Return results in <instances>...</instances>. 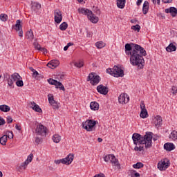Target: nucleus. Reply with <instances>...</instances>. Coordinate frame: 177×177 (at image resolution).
<instances>
[{
    "label": "nucleus",
    "mask_w": 177,
    "mask_h": 177,
    "mask_svg": "<svg viewBox=\"0 0 177 177\" xmlns=\"http://www.w3.org/2000/svg\"><path fill=\"white\" fill-rule=\"evenodd\" d=\"M26 38L30 41H32L34 39V33L31 29L26 32Z\"/></svg>",
    "instance_id": "nucleus-29"
},
{
    "label": "nucleus",
    "mask_w": 177,
    "mask_h": 177,
    "mask_svg": "<svg viewBox=\"0 0 177 177\" xmlns=\"http://www.w3.org/2000/svg\"><path fill=\"white\" fill-rule=\"evenodd\" d=\"M33 157H34V155L32 153H30L28 156L26 160L21 164V165L19 166V168L21 169H26V168H27V165H28V164H30V162L32 161Z\"/></svg>",
    "instance_id": "nucleus-14"
},
{
    "label": "nucleus",
    "mask_w": 177,
    "mask_h": 177,
    "mask_svg": "<svg viewBox=\"0 0 177 177\" xmlns=\"http://www.w3.org/2000/svg\"><path fill=\"white\" fill-rule=\"evenodd\" d=\"M6 142H8V136L3 135L0 138V143L2 146H6Z\"/></svg>",
    "instance_id": "nucleus-31"
},
{
    "label": "nucleus",
    "mask_w": 177,
    "mask_h": 177,
    "mask_svg": "<svg viewBox=\"0 0 177 177\" xmlns=\"http://www.w3.org/2000/svg\"><path fill=\"white\" fill-rule=\"evenodd\" d=\"M77 1L79 2V3H82V5H84V3H85V1H84V0H77Z\"/></svg>",
    "instance_id": "nucleus-64"
},
{
    "label": "nucleus",
    "mask_w": 177,
    "mask_h": 177,
    "mask_svg": "<svg viewBox=\"0 0 177 177\" xmlns=\"http://www.w3.org/2000/svg\"><path fill=\"white\" fill-rule=\"evenodd\" d=\"M130 176L134 177L135 176V170H131L130 171Z\"/></svg>",
    "instance_id": "nucleus-56"
},
{
    "label": "nucleus",
    "mask_w": 177,
    "mask_h": 177,
    "mask_svg": "<svg viewBox=\"0 0 177 177\" xmlns=\"http://www.w3.org/2000/svg\"><path fill=\"white\" fill-rule=\"evenodd\" d=\"M0 19L1 21H6V20H8V15L6 14H1Z\"/></svg>",
    "instance_id": "nucleus-44"
},
{
    "label": "nucleus",
    "mask_w": 177,
    "mask_h": 177,
    "mask_svg": "<svg viewBox=\"0 0 177 177\" xmlns=\"http://www.w3.org/2000/svg\"><path fill=\"white\" fill-rule=\"evenodd\" d=\"M93 177H106V176H104V174L100 173V174H96V175L94 176Z\"/></svg>",
    "instance_id": "nucleus-55"
},
{
    "label": "nucleus",
    "mask_w": 177,
    "mask_h": 177,
    "mask_svg": "<svg viewBox=\"0 0 177 177\" xmlns=\"http://www.w3.org/2000/svg\"><path fill=\"white\" fill-rule=\"evenodd\" d=\"M165 12V13H170L172 17H176L177 15V8L175 7H170L169 8H166Z\"/></svg>",
    "instance_id": "nucleus-19"
},
{
    "label": "nucleus",
    "mask_w": 177,
    "mask_h": 177,
    "mask_svg": "<svg viewBox=\"0 0 177 177\" xmlns=\"http://www.w3.org/2000/svg\"><path fill=\"white\" fill-rule=\"evenodd\" d=\"M39 50H40V52H43V53H46V52H47L46 48H42V47H41Z\"/></svg>",
    "instance_id": "nucleus-57"
},
{
    "label": "nucleus",
    "mask_w": 177,
    "mask_h": 177,
    "mask_svg": "<svg viewBox=\"0 0 177 177\" xmlns=\"http://www.w3.org/2000/svg\"><path fill=\"white\" fill-rule=\"evenodd\" d=\"M140 109L141 110H146V105L145 104V102L142 101L140 103Z\"/></svg>",
    "instance_id": "nucleus-51"
},
{
    "label": "nucleus",
    "mask_w": 177,
    "mask_h": 177,
    "mask_svg": "<svg viewBox=\"0 0 177 177\" xmlns=\"http://www.w3.org/2000/svg\"><path fill=\"white\" fill-rule=\"evenodd\" d=\"M0 110L3 111V113H8V111H10V106L6 104L0 105Z\"/></svg>",
    "instance_id": "nucleus-28"
},
{
    "label": "nucleus",
    "mask_w": 177,
    "mask_h": 177,
    "mask_svg": "<svg viewBox=\"0 0 177 177\" xmlns=\"http://www.w3.org/2000/svg\"><path fill=\"white\" fill-rule=\"evenodd\" d=\"M114 154H109L104 157V161L105 162H109V161H111V158H113V156Z\"/></svg>",
    "instance_id": "nucleus-40"
},
{
    "label": "nucleus",
    "mask_w": 177,
    "mask_h": 177,
    "mask_svg": "<svg viewBox=\"0 0 177 177\" xmlns=\"http://www.w3.org/2000/svg\"><path fill=\"white\" fill-rule=\"evenodd\" d=\"M35 131L37 135H41V136H46V127H45L44 125H38Z\"/></svg>",
    "instance_id": "nucleus-12"
},
{
    "label": "nucleus",
    "mask_w": 177,
    "mask_h": 177,
    "mask_svg": "<svg viewBox=\"0 0 177 177\" xmlns=\"http://www.w3.org/2000/svg\"><path fill=\"white\" fill-rule=\"evenodd\" d=\"M60 64V62L57 59H53L47 64V66L50 68H56Z\"/></svg>",
    "instance_id": "nucleus-18"
},
{
    "label": "nucleus",
    "mask_w": 177,
    "mask_h": 177,
    "mask_svg": "<svg viewBox=\"0 0 177 177\" xmlns=\"http://www.w3.org/2000/svg\"><path fill=\"white\" fill-rule=\"evenodd\" d=\"M78 12L82 15H85V16H87L88 20H90L91 23L96 24V23L99 21V17H96L95 14H93V12H92V11L88 8H79Z\"/></svg>",
    "instance_id": "nucleus-3"
},
{
    "label": "nucleus",
    "mask_w": 177,
    "mask_h": 177,
    "mask_svg": "<svg viewBox=\"0 0 177 177\" xmlns=\"http://www.w3.org/2000/svg\"><path fill=\"white\" fill-rule=\"evenodd\" d=\"M32 10H39V9H41V4L39 3H33L32 4Z\"/></svg>",
    "instance_id": "nucleus-36"
},
{
    "label": "nucleus",
    "mask_w": 177,
    "mask_h": 177,
    "mask_svg": "<svg viewBox=\"0 0 177 177\" xmlns=\"http://www.w3.org/2000/svg\"><path fill=\"white\" fill-rule=\"evenodd\" d=\"M171 165V162H169V160L168 159H164L161 160L158 163V169L159 171H165L168 167Z\"/></svg>",
    "instance_id": "nucleus-7"
},
{
    "label": "nucleus",
    "mask_w": 177,
    "mask_h": 177,
    "mask_svg": "<svg viewBox=\"0 0 177 177\" xmlns=\"http://www.w3.org/2000/svg\"><path fill=\"white\" fill-rule=\"evenodd\" d=\"M15 129H17V131H21V127L17 124L15 125Z\"/></svg>",
    "instance_id": "nucleus-61"
},
{
    "label": "nucleus",
    "mask_w": 177,
    "mask_h": 177,
    "mask_svg": "<svg viewBox=\"0 0 177 177\" xmlns=\"http://www.w3.org/2000/svg\"><path fill=\"white\" fill-rule=\"evenodd\" d=\"M74 161V154L69 153L65 158L60 160H55L56 164H65V165H70Z\"/></svg>",
    "instance_id": "nucleus-5"
},
{
    "label": "nucleus",
    "mask_w": 177,
    "mask_h": 177,
    "mask_svg": "<svg viewBox=\"0 0 177 177\" xmlns=\"http://www.w3.org/2000/svg\"><path fill=\"white\" fill-rule=\"evenodd\" d=\"M133 168H135L136 169H140V168H143V163L138 162L133 165Z\"/></svg>",
    "instance_id": "nucleus-39"
},
{
    "label": "nucleus",
    "mask_w": 177,
    "mask_h": 177,
    "mask_svg": "<svg viewBox=\"0 0 177 177\" xmlns=\"http://www.w3.org/2000/svg\"><path fill=\"white\" fill-rule=\"evenodd\" d=\"M96 124H97V121L88 120L82 123V127L84 129H86V131L91 132L94 131Z\"/></svg>",
    "instance_id": "nucleus-6"
},
{
    "label": "nucleus",
    "mask_w": 177,
    "mask_h": 177,
    "mask_svg": "<svg viewBox=\"0 0 177 177\" xmlns=\"http://www.w3.org/2000/svg\"><path fill=\"white\" fill-rule=\"evenodd\" d=\"M153 122L157 128H160L162 125V118L160 115H156L153 119Z\"/></svg>",
    "instance_id": "nucleus-22"
},
{
    "label": "nucleus",
    "mask_w": 177,
    "mask_h": 177,
    "mask_svg": "<svg viewBox=\"0 0 177 177\" xmlns=\"http://www.w3.org/2000/svg\"><path fill=\"white\" fill-rule=\"evenodd\" d=\"M37 39H35V42L33 43V46H34V48L35 49H37V50H40L41 49V45L39 44H38V42H37Z\"/></svg>",
    "instance_id": "nucleus-41"
},
{
    "label": "nucleus",
    "mask_w": 177,
    "mask_h": 177,
    "mask_svg": "<svg viewBox=\"0 0 177 177\" xmlns=\"http://www.w3.org/2000/svg\"><path fill=\"white\" fill-rule=\"evenodd\" d=\"M135 45L133 43H131V44H126L124 46V52L126 53V55H127V56H130L132 55V50H133V48H132L133 46V48H135Z\"/></svg>",
    "instance_id": "nucleus-13"
},
{
    "label": "nucleus",
    "mask_w": 177,
    "mask_h": 177,
    "mask_svg": "<svg viewBox=\"0 0 177 177\" xmlns=\"http://www.w3.org/2000/svg\"><path fill=\"white\" fill-rule=\"evenodd\" d=\"M5 119L0 116V127L1 125H5Z\"/></svg>",
    "instance_id": "nucleus-53"
},
{
    "label": "nucleus",
    "mask_w": 177,
    "mask_h": 177,
    "mask_svg": "<svg viewBox=\"0 0 177 177\" xmlns=\"http://www.w3.org/2000/svg\"><path fill=\"white\" fill-rule=\"evenodd\" d=\"M12 122H13V119H12V118L10 116H8L7 118V123L12 124Z\"/></svg>",
    "instance_id": "nucleus-54"
},
{
    "label": "nucleus",
    "mask_w": 177,
    "mask_h": 177,
    "mask_svg": "<svg viewBox=\"0 0 177 177\" xmlns=\"http://www.w3.org/2000/svg\"><path fill=\"white\" fill-rule=\"evenodd\" d=\"M95 46L97 48V49H102V48H104L106 46V43L100 41L95 43Z\"/></svg>",
    "instance_id": "nucleus-35"
},
{
    "label": "nucleus",
    "mask_w": 177,
    "mask_h": 177,
    "mask_svg": "<svg viewBox=\"0 0 177 177\" xmlns=\"http://www.w3.org/2000/svg\"><path fill=\"white\" fill-rule=\"evenodd\" d=\"M90 108L94 111L99 110V103L96 102H91L90 104Z\"/></svg>",
    "instance_id": "nucleus-27"
},
{
    "label": "nucleus",
    "mask_w": 177,
    "mask_h": 177,
    "mask_svg": "<svg viewBox=\"0 0 177 177\" xmlns=\"http://www.w3.org/2000/svg\"><path fill=\"white\" fill-rule=\"evenodd\" d=\"M11 78L13 80L14 82L19 81V80H22L21 76L17 73H15L11 75Z\"/></svg>",
    "instance_id": "nucleus-32"
},
{
    "label": "nucleus",
    "mask_w": 177,
    "mask_h": 177,
    "mask_svg": "<svg viewBox=\"0 0 177 177\" xmlns=\"http://www.w3.org/2000/svg\"><path fill=\"white\" fill-rule=\"evenodd\" d=\"M147 53L143 47L139 44H135L132 53L130 55V63L132 66H137L138 70H142L145 67V58Z\"/></svg>",
    "instance_id": "nucleus-1"
},
{
    "label": "nucleus",
    "mask_w": 177,
    "mask_h": 177,
    "mask_svg": "<svg viewBox=\"0 0 177 177\" xmlns=\"http://www.w3.org/2000/svg\"><path fill=\"white\" fill-rule=\"evenodd\" d=\"M100 76L95 75V73H90L88 76L87 81H91V85H97L100 82Z\"/></svg>",
    "instance_id": "nucleus-8"
},
{
    "label": "nucleus",
    "mask_w": 177,
    "mask_h": 177,
    "mask_svg": "<svg viewBox=\"0 0 177 177\" xmlns=\"http://www.w3.org/2000/svg\"><path fill=\"white\" fill-rule=\"evenodd\" d=\"M21 21L20 19H17L15 24V30L16 31H19V37H23V30L21 29V24H20Z\"/></svg>",
    "instance_id": "nucleus-20"
},
{
    "label": "nucleus",
    "mask_w": 177,
    "mask_h": 177,
    "mask_svg": "<svg viewBox=\"0 0 177 177\" xmlns=\"http://www.w3.org/2000/svg\"><path fill=\"white\" fill-rule=\"evenodd\" d=\"M167 52H175L176 51V46L174 44L171 43L167 48Z\"/></svg>",
    "instance_id": "nucleus-30"
},
{
    "label": "nucleus",
    "mask_w": 177,
    "mask_h": 177,
    "mask_svg": "<svg viewBox=\"0 0 177 177\" xmlns=\"http://www.w3.org/2000/svg\"><path fill=\"white\" fill-rule=\"evenodd\" d=\"M16 85H17V86L21 87V86H24V83L23 82V80H18L16 82Z\"/></svg>",
    "instance_id": "nucleus-47"
},
{
    "label": "nucleus",
    "mask_w": 177,
    "mask_h": 177,
    "mask_svg": "<svg viewBox=\"0 0 177 177\" xmlns=\"http://www.w3.org/2000/svg\"><path fill=\"white\" fill-rule=\"evenodd\" d=\"M106 73L113 75V77H116V78H118V77H124V70L118 66H114L112 69L107 68Z\"/></svg>",
    "instance_id": "nucleus-4"
},
{
    "label": "nucleus",
    "mask_w": 177,
    "mask_h": 177,
    "mask_svg": "<svg viewBox=\"0 0 177 177\" xmlns=\"http://www.w3.org/2000/svg\"><path fill=\"white\" fill-rule=\"evenodd\" d=\"M74 65L75 67H77V68H81V67H84V62L80 61L78 62H75Z\"/></svg>",
    "instance_id": "nucleus-42"
},
{
    "label": "nucleus",
    "mask_w": 177,
    "mask_h": 177,
    "mask_svg": "<svg viewBox=\"0 0 177 177\" xmlns=\"http://www.w3.org/2000/svg\"><path fill=\"white\" fill-rule=\"evenodd\" d=\"M127 0H117V6L119 9H124Z\"/></svg>",
    "instance_id": "nucleus-26"
},
{
    "label": "nucleus",
    "mask_w": 177,
    "mask_h": 177,
    "mask_svg": "<svg viewBox=\"0 0 177 177\" xmlns=\"http://www.w3.org/2000/svg\"><path fill=\"white\" fill-rule=\"evenodd\" d=\"M48 84H50V85H55V88H58L59 89H60V91H66V88H64V86L63 85V84H62V82H58L57 80L50 78L48 80Z\"/></svg>",
    "instance_id": "nucleus-10"
},
{
    "label": "nucleus",
    "mask_w": 177,
    "mask_h": 177,
    "mask_svg": "<svg viewBox=\"0 0 177 177\" xmlns=\"http://www.w3.org/2000/svg\"><path fill=\"white\" fill-rule=\"evenodd\" d=\"M54 15H55V23H57V24H60L63 19V15H62V11H60V10H59V9L55 10Z\"/></svg>",
    "instance_id": "nucleus-11"
},
{
    "label": "nucleus",
    "mask_w": 177,
    "mask_h": 177,
    "mask_svg": "<svg viewBox=\"0 0 177 177\" xmlns=\"http://www.w3.org/2000/svg\"><path fill=\"white\" fill-rule=\"evenodd\" d=\"M160 0H152L153 3H154V5H156V3H158V5H160Z\"/></svg>",
    "instance_id": "nucleus-60"
},
{
    "label": "nucleus",
    "mask_w": 177,
    "mask_h": 177,
    "mask_svg": "<svg viewBox=\"0 0 177 177\" xmlns=\"http://www.w3.org/2000/svg\"><path fill=\"white\" fill-rule=\"evenodd\" d=\"M134 177H140V174L136 172V170H135Z\"/></svg>",
    "instance_id": "nucleus-62"
},
{
    "label": "nucleus",
    "mask_w": 177,
    "mask_h": 177,
    "mask_svg": "<svg viewBox=\"0 0 177 177\" xmlns=\"http://www.w3.org/2000/svg\"><path fill=\"white\" fill-rule=\"evenodd\" d=\"M97 91L101 95H107L109 93V88L103 86V84L97 86Z\"/></svg>",
    "instance_id": "nucleus-16"
},
{
    "label": "nucleus",
    "mask_w": 177,
    "mask_h": 177,
    "mask_svg": "<svg viewBox=\"0 0 177 177\" xmlns=\"http://www.w3.org/2000/svg\"><path fill=\"white\" fill-rule=\"evenodd\" d=\"M149 1H145L143 3V6H142L143 15H147V12H149Z\"/></svg>",
    "instance_id": "nucleus-24"
},
{
    "label": "nucleus",
    "mask_w": 177,
    "mask_h": 177,
    "mask_svg": "<svg viewBox=\"0 0 177 177\" xmlns=\"http://www.w3.org/2000/svg\"><path fill=\"white\" fill-rule=\"evenodd\" d=\"M4 79L6 80L9 86H12L13 85V82H15L12 78H10V75L6 73L4 75Z\"/></svg>",
    "instance_id": "nucleus-25"
},
{
    "label": "nucleus",
    "mask_w": 177,
    "mask_h": 177,
    "mask_svg": "<svg viewBox=\"0 0 177 177\" xmlns=\"http://www.w3.org/2000/svg\"><path fill=\"white\" fill-rule=\"evenodd\" d=\"M140 117L141 118H147L149 117V113H147V109H142L140 111Z\"/></svg>",
    "instance_id": "nucleus-33"
},
{
    "label": "nucleus",
    "mask_w": 177,
    "mask_h": 177,
    "mask_svg": "<svg viewBox=\"0 0 177 177\" xmlns=\"http://www.w3.org/2000/svg\"><path fill=\"white\" fill-rule=\"evenodd\" d=\"M142 0H138L136 2V5L137 6H140V5L142 4Z\"/></svg>",
    "instance_id": "nucleus-59"
},
{
    "label": "nucleus",
    "mask_w": 177,
    "mask_h": 177,
    "mask_svg": "<svg viewBox=\"0 0 177 177\" xmlns=\"http://www.w3.org/2000/svg\"><path fill=\"white\" fill-rule=\"evenodd\" d=\"M131 30H133V31H137V32H139V31H140V26L139 24H136V26H132Z\"/></svg>",
    "instance_id": "nucleus-43"
},
{
    "label": "nucleus",
    "mask_w": 177,
    "mask_h": 177,
    "mask_svg": "<svg viewBox=\"0 0 177 177\" xmlns=\"http://www.w3.org/2000/svg\"><path fill=\"white\" fill-rule=\"evenodd\" d=\"M35 142L37 145H39V143H42V138H39V137H36Z\"/></svg>",
    "instance_id": "nucleus-48"
},
{
    "label": "nucleus",
    "mask_w": 177,
    "mask_h": 177,
    "mask_svg": "<svg viewBox=\"0 0 177 177\" xmlns=\"http://www.w3.org/2000/svg\"><path fill=\"white\" fill-rule=\"evenodd\" d=\"M48 102L50 106H52L53 109L54 110H59V107H60V103L55 100V98L53 97V95L48 94Z\"/></svg>",
    "instance_id": "nucleus-9"
},
{
    "label": "nucleus",
    "mask_w": 177,
    "mask_h": 177,
    "mask_svg": "<svg viewBox=\"0 0 177 177\" xmlns=\"http://www.w3.org/2000/svg\"><path fill=\"white\" fill-rule=\"evenodd\" d=\"M118 101L121 104H125L129 102V97H128V95L125 93H122L118 97Z\"/></svg>",
    "instance_id": "nucleus-15"
},
{
    "label": "nucleus",
    "mask_w": 177,
    "mask_h": 177,
    "mask_svg": "<svg viewBox=\"0 0 177 177\" xmlns=\"http://www.w3.org/2000/svg\"><path fill=\"white\" fill-rule=\"evenodd\" d=\"M131 23H133V24H136L138 23V21L136 19H133L131 20Z\"/></svg>",
    "instance_id": "nucleus-63"
},
{
    "label": "nucleus",
    "mask_w": 177,
    "mask_h": 177,
    "mask_svg": "<svg viewBox=\"0 0 177 177\" xmlns=\"http://www.w3.org/2000/svg\"><path fill=\"white\" fill-rule=\"evenodd\" d=\"M164 149L167 151H172V150H175V145L171 142H167L164 145Z\"/></svg>",
    "instance_id": "nucleus-23"
},
{
    "label": "nucleus",
    "mask_w": 177,
    "mask_h": 177,
    "mask_svg": "<svg viewBox=\"0 0 177 177\" xmlns=\"http://www.w3.org/2000/svg\"><path fill=\"white\" fill-rule=\"evenodd\" d=\"M145 147L143 145H140L139 147L136 146L134 148V150H136V151H143Z\"/></svg>",
    "instance_id": "nucleus-45"
},
{
    "label": "nucleus",
    "mask_w": 177,
    "mask_h": 177,
    "mask_svg": "<svg viewBox=\"0 0 177 177\" xmlns=\"http://www.w3.org/2000/svg\"><path fill=\"white\" fill-rule=\"evenodd\" d=\"M132 139L134 145H145V149H150L151 143H153V133L147 132L146 135L142 136L138 133H134L132 136Z\"/></svg>",
    "instance_id": "nucleus-2"
},
{
    "label": "nucleus",
    "mask_w": 177,
    "mask_h": 177,
    "mask_svg": "<svg viewBox=\"0 0 177 177\" xmlns=\"http://www.w3.org/2000/svg\"><path fill=\"white\" fill-rule=\"evenodd\" d=\"M111 162L113 165V167H115L116 169H121V165H120V162L118 161V159L115 158V156H112V158L111 159Z\"/></svg>",
    "instance_id": "nucleus-17"
},
{
    "label": "nucleus",
    "mask_w": 177,
    "mask_h": 177,
    "mask_svg": "<svg viewBox=\"0 0 177 177\" xmlns=\"http://www.w3.org/2000/svg\"><path fill=\"white\" fill-rule=\"evenodd\" d=\"M67 27H68V24H67V22H63L59 26V29L61 30V31H66V30H67Z\"/></svg>",
    "instance_id": "nucleus-38"
},
{
    "label": "nucleus",
    "mask_w": 177,
    "mask_h": 177,
    "mask_svg": "<svg viewBox=\"0 0 177 177\" xmlns=\"http://www.w3.org/2000/svg\"><path fill=\"white\" fill-rule=\"evenodd\" d=\"M53 140L54 143H59L60 140H62V137L58 134H55L53 136Z\"/></svg>",
    "instance_id": "nucleus-34"
},
{
    "label": "nucleus",
    "mask_w": 177,
    "mask_h": 177,
    "mask_svg": "<svg viewBox=\"0 0 177 177\" xmlns=\"http://www.w3.org/2000/svg\"><path fill=\"white\" fill-rule=\"evenodd\" d=\"M30 109H33L37 113H42V109L39 107V105L37 104V103L34 102H30Z\"/></svg>",
    "instance_id": "nucleus-21"
},
{
    "label": "nucleus",
    "mask_w": 177,
    "mask_h": 177,
    "mask_svg": "<svg viewBox=\"0 0 177 177\" xmlns=\"http://www.w3.org/2000/svg\"><path fill=\"white\" fill-rule=\"evenodd\" d=\"M38 75H39V73H38V71H35L32 73V78H37V77H38Z\"/></svg>",
    "instance_id": "nucleus-52"
},
{
    "label": "nucleus",
    "mask_w": 177,
    "mask_h": 177,
    "mask_svg": "<svg viewBox=\"0 0 177 177\" xmlns=\"http://www.w3.org/2000/svg\"><path fill=\"white\" fill-rule=\"evenodd\" d=\"M6 135L8 139H13V131H6Z\"/></svg>",
    "instance_id": "nucleus-46"
},
{
    "label": "nucleus",
    "mask_w": 177,
    "mask_h": 177,
    "mask_svg": "<svg viewBox=\"0 0 177 177\" xmlns=\"http://www.w3.org/2000/svg\"><path fill=\"white\" fill-rule=\"evenodd\" d=\"M171 91H172L173 95H176V93H177V87L175 86H173L171 87Z\"/></svg>",
    "instance_id": "nucleus-49"
},
{
    "label": "nucleus",
    "mask_w": 177,
    "mask_h": 177,
    "mask_svg": "<svg viewBox=\"0 0 177 177\" xmlns=\"http://www.w3.org/2000/svg\"><path fill=\"white\" fill-rule=\"evenodd\" d=\"M94 12L96 13V15H97V16H100V9H99V8L95 7Z\"/></svg>",
    "instance_id": "nucleus-50"
},
{
    "label": "nucleus",
    "mask_w": 177,
    "mask_h": 177,
    "mask_svg": "<svg viewBox=\"0 0 177 177\" xmlns=\"http://www.w3.org/2000/svg\"><path fill=\"white\" fill-rule=\"evenodd\" d=\"M164 3H171L172 2V0H162Z\"/></svg>",
    "instance_id": "nucleus-58"
},
{
    "label": "nucleus",
    "mask_w": 177,
    "mask_h": 177,
    "mask_svg": "<svg viewBox=\"0 0 177 177\" xmlns=\"http://www.w3.org/2000/svg\"><path fill=\"white\" fill-rule=\"evenodd\" d=\"M169 139H172L173 140H177V131H173L169 135Z\"/></svg>",
    "instance_id": "nucleus-37"
}]
</instances>
